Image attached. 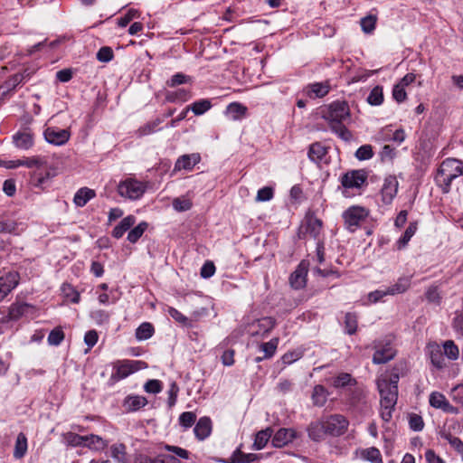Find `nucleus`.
Masks as SVG:
<instances>
[{
    "mask_svg": "<svg viewBox=\"0 0 463 463\" xmlns=\"http://www.w3.org/2000/svg\"><path fill=\"white\" fill-rule=\"evenodd\" d=\"M430 404L433 408L439 409L447 413L458 414V410L451 405L444 394L439 392H433L430 395Z\"/></svg>",
    "mask_w": 463,
    "mask_h": 463,
    "instance_id": "13",
    "label": "nucleus"
},
{
    "mask_svg": "<svg viewBox=\"0 0 463 463\" xmlns=\"http://www.w3.org/2000/svg\"><path fill=\"white\" fill-rule=\"evenodd\" d=\"M443 353L449 360H457L459 357V349L452 340H447L443 344Z\"/></svg>",
    "mask_w": 463,
    "mask_h": 463,
    "instance_id": "52",
    "label": "nucleus"
},
{
    "mask_svg": "<svg viewBox=\"0 0 463 463\" xmlns=\"http://www.w3.org/2000/svg\"><path fill=\"white\" fill-rule=\"evenodd\" d=\"M373 156V146L371 145L361 146L355 152V157L358 160H367Z\"/></svg>",
    "mask_w": 463,
    "mask_h": 463,
    "instance_id": "60",
    "label": "nucleus"
},
{
    "mask_svg": "<svg viewBox=\"0 0 463 463\" xmlns=\"http://www.w3.org/2000/svg\"><path fill=\"white\" fill-rule=\"evenodd\" d=\"M417 231V223L416 222H411L407 229L405 230L403 235L397 241V248L398 250L403 249L411 237L415 234Z\"/></svg>",
    "mask_w": 463,
    "mask_h": 463,
    "instance_id": "45",
    "label": "nucleus"
},
{
    "mask_svg": "<svg viewBox=\"0 0 463 463\" xmlns=\"http://www.w3.org/2000/svg\"><path fill=\"white\" fill-rule=\"evenodd\" d=\"M178 421L184 430H187L195 423L196 414L193 411H184L180 414Z\"/></svg>",
    "mask_w": 463,
    "mask_h": 463,
    "instance_id": "56",
    "label": "nucleus"
},
{
    "mask_svg": "<svg viewBox=\"0 0 463 463\" xmlns=\"http://www.w3.org/2000/svg\"><path fill=\"white\" fill-rule=\"evenodd\" d=\"M126 449L127 448L123 443H116L110 447L111 457L117 461V463H128Z\"/></svg>",
    "mask_w": 463,
    "mask_h": 463,
    "instance_id": "36",
    "label": "nucleus"
},
{
    "mask_svg": "<svg viewBox=\"0 0 463 463\" xmlns=\"http://www.w3.org/2000/svg\"><path fill=\"white\" fill-rule=\"evenodd\" d=\"M13 141L16 147L27 150L33 146V134L30 130L17 132Z\"/></svg>",
    "mask_w": 463,
    "mask_h": 463,
    "instance_id": "19",
    "label": "nucleus"
},
{
    "mask_svg": "<svg viewBox=\"0 0 463 463\" xmlns=\"http://www.w3.org/2000/svg\"><path fill=\"white\" fill-rule=\"evenodd\" d=\"M54 174L47 167V165L34 170L30 176V184L33 187L38 188L41 191L45 190L52 184V179Z\"/></svg>",
    "mask_w": 463,
    "mask_h": 463,
    "instance_id": "8",
    "label": "nucleus"
},
{
    "mask_svg": "<svg viewBox=\"0 0 463 463\" xmlns=\"http://www.w3.org/2000/svg\"><path fill=\"white\" fill-rule=\"evenodd\" d=\"M279 338L275 337L269 340V342L262 343L260 345V349L264 353L262 358H271L278 348Z\"/></svg>",
    "mask_w": 463,
    "mask_h": 463,
    "instance_id": "49",
    "label": "nucleus"
},
{
    "mask_svg": "<svg viewBox=\"0 0 463 463\" xmlns=\"http://www.w3.org/2000/svg\"><path fill=\"white\" fill-rule=\"evenodd\" d=\"M323 222L320 219L309 217L307 220L306 232L316 240H320L319 235L322 232Z\"/></svg>",
    "mask_w": 463,
    "mask_h": 463,
    "instance_id": "32",
    "label": "nucleus"
},
{
    "mask_svg": "<svg viewBox=\"0 0 463 463\" xmlns=\"http://www.w3.org/2000/svg\"><path fill=\"white\" fill-rule=\"evenodd\" d=\"M326 434L331 436H340L344 434L349 425L346 418L340 414L330 415L324 419Z\"/></svg>",
    "mask_w": 463,
    "mask_h": 463,
    "instance_id": "7",
    "label": "nucleus"
},
{
    "mask_svg": "<svg viewBox=\"0 0 463 463\" xmlns=\"http://www.w3.org/2000/svg\"><path fill=\"white\" fill-rule=\"evenodd\" d=\"M398 191V181L395 176L390 175L384 179L382 187L383 201L389 203L395 197Z\"/></svg>",
    "mask_w": 463,
    "mask_h": 463,
    "instance_id": "17",
    "label": "nucleus"
},
{
    "mask_svg": "<svg viewBox=\"0 0 463 463\" xmlns=\"http://www.w3.org/2000/svg\"><path fill=\"white\" fill-rule=\"evenodd\" d=\"M154 333L155 328L153 325L149 322H144L136 329L135 335L138 341H143L152 337Z\"/></svg>",
    "mask_w": 463,
    "mask_h": 463,
    "instance_id": "39",
    "label": "nucleus"
},
{
    "mask_svg": "<svg viewBox=\"0 0 463 463\" xmlns=\"http://www.w3.org/2000/svg\"><path fill=\"white\" fill-rule=\"evenodd\" d=\"M329 89L326 82H316L307 87V94L311 99L323 98L329 92Z\"/></svg>",
    "mask_w": 463,
    "mask_h": 463,
    "instance_id": "24",
    "label": "nucleus"
},
{
    "mask_svg": "<svg viewBox=\"0 0 463 463\" xmlns=\"http://www.w3.org/2000/svg\"><path fill=\"white\" fill-rule=\"evenodd\" d=\"M369 214L370 211L365 207L359 205L348 207L342 214L345 229L350 232H354L366 222Z\"/></svg>",
    "mask_w": 463,
    "mask_h": 463,
    "instance_id": "4",
    "label": "nucleus"
},
{
    "mask_svg": "<svg viewBox=\"0 0 463 463\" xmlns=\"http://www.w3.org/2000/svg\"><path fill=\"white\" fill-rule=\"evenodd\" d=\"M296 437L295 430L281 428L274 434L271 442L274 447L282 448L293 441Z\"/></svg>",
    "mask_w": 463,
    "mask_h": 463,
    "instance_id": "15",
    "label": "nucleus"
},
{
    "mask_svg": "<svg viewBox=\"0 0 463 463\" xmlns=\"http://www.w3.org/2000/svg\"><path fill=\"white\" fill-rule=\"evenodd\" d=\"M409 426L414 431H420L424 428V421L420 415L411 413L409 415Z\"/></svg>",
    "mask_w": 463,
    "mask_h": 463,
    "instance_id": "59",
    "label": "nucleus"
},
{
    "mask_svg": "<svg viewBox=\"0 0 463 463\" xmlns=\"http://www.w3.org/2000/svg\"><path fill=\"white\" fill-rule=\"evenodd\" d=\"M194 432L199 440H203L210 436L212 432V420L209 417H202L196 422Z\"/></svg>",
    "mask_w": 463,
    "mask_h": 463,
    "instance_id": "20",
    "label": "nucleus"
},
{
    "mask_svg": "<svg viewBox=\"0 0 463 463\" xmlns=\"http://www.w3.org/2000/svg\"><path fill=\"white\" fill-rule=\"evenodd\" d=\"M192 97L190 90L178 89L166 94V100L169 102H185Z\"/></svg>",
    "mask_w": 463,
    "mask_h": 463,
    "instance_id": "41",
    "label": "nucleus"
},
{
    "mask_svg": "<svg viewBox=\"0 0 463 463\" xmlns=\"http://www.w3.org/2000/svg\"><path fill=\"white\" fill-rule=\"evenodd\" d=\"M61 292L64 298L71 303L78 304L80 300V296L78 290L75 289L71 284L64 283L61 286Z\"/></svg>",
    "mask_w": 463,
    "mask_h": 463,
    "instance_id": "47",
    "label": "nucleus"
},
{
    "mask_svg": "<svg viewBox=\"0 0 463 463\" xmlns=\"http://www.w3.org/2000/svg\"><path fill=\"white\" fill-rule=\"evenodd\" d=\"M200 161L198 154L181 156L175 164V171L192 170L194 166Z\"/></svg>",
    "mask_w": 463,
    "mask_h": 463,
    "instance_id": "22",
    "label": "nucleus"
},
{
    "mask_svg": "<svg viewBox=\"0 0 463 463\" xmlns=\"http://www.w3.org/2000/svg\"><path fill=\"white\" fill-rule=\"evenodd\" d=\"M33 307L27 303L15 302L13 303L8 308V314L4 319L5 322L17 321L20 318L26 317L33 310Z\"/></svg>",
    "mask_w": 463,
    "mask_h": 463,
    "instance_id": "14",
    "label": "nucleus"
},
{
    "mask_svg": "<svg viewBox=\"0 0 463 463\" xmlns=\"http://www.w3.org/2000/svg\"><path fill=\"white\" fill-rule=\"evenodd\" d=\"M368 178L367 172L364 169L352 170L341 177V184L345 188H361Z\"/></svg>",
    "mask_w": 463,
    "mask_h": 463,
    "instance_id": "10",
    "label": "nucleus"
},
{
    "mask_svg": "<svg viewBox=\"0 0 463 463\" xmlns=\"http://www.w3.org/2000/svg\"><path fill=\"white\" fill-rule=\"evenodd\" d=\"M140 12L137 9H128L126 14L118 19V25L119 27H126L133 19L138 18Z\"/></svg>",
    "mask_w": 463,
    "mask_h": 463,
    "instance_id": "57",
    "label": "nucleus"
},
{
    "mask_svg": "<svg viewBox=\"0 0 463 463\" xmlns=\"http://www.w3.org/2000/svg\"><path fill=\"white\" fill-rule=\"evenodd\" d=\"M136 463H182L175 456L160 455L154 459L147 457L139 456L136 458Z\"/></svg>",
    "mask_w": 463,
    "mask_h": 463,
    "instance_id": "34",
    "label": "nucleus"
},
{
    "mask_svg": "<svg viewBox=\"0 0 463 463\" xmlns=\"http://www.w3.org/2000/svg\"><path fill=\"white\" fill-rule=\"evenodd\" d=\"M188 107L190 108V110L194 112V115L201 116L212 108V103L210 99H202L197 101H194Z\"/></svg>",
    "mask_w": 463,
    "mask_h": 463,
    "instance_id": "43",
    "label": "nucleus"
},
{
    "mask_svg": "<svg viewBox=\"0 0 463 463\" xmlns=\"http://www.w3.org/2000/svg\"><path fill=\"white\" fill-rule=\"evenodd\" d=\"M136 222L133 215H128L121 220V222L113 229L112 236L116 239L121 238L124 233L128 231Z\"/></svg>",
    "mask_w": 463,
    "mask_h": 463,
    "instance_id": "27",
    "label": "nucleus"
},
{
    "mask_svg": "<svg viewBox=\"0 0 463 463\" xmlns=\"http://www.w3.org/2000/svg\"><path fill=\"white\" fill-rule=\"evenodd\" d=\"M114 58L113 51L109 46L101 47L97 52V59L101 62H109Z\"/></svg>",
    "mask_w": 463,
    "mask_h": 463,
    "instance_id": "63",
    "label": "nucleus"
},
{
    "mask_svg": "<svg viewBox=\"0 0 463 463\" xmlns=\"http://www.w3.org/2000/svg\"><path fill=\"white\" fill-rule=\"evenodd\" d=\"M358 318L355 313L348 312L345 317V330L348 335H354L357 331Z\"/></svg>",
    "mask_w": 463,
    "mask_h": 463,
    "instance_id": "46",
    "label": "nucleus"
},
{
    "mask_svg": "<svg viewBox=\"0 0 463 463\" xmlns=\"http://www.w3.org/2000/svg\"><path fill=\"white\" fill-rule=\"evenodd\" d=\"M226 114L232 120H239L246 117L247 108L239 102H232L228 105Z\"/></svg>",
    "mask_w": 463,
    "mask_h": 463,
    "instance_id": "30",
    "label": "nucleus"
},
{
    "mask_svg": "<svg viewBox=\"0 0 463 463\" xmlns=\"http://www.w3.org/2000/svg\"><path fill=\"white\" fill-rule=\"evenodd\" d=\"M148 224L146 222H141L138 223L136 227H134L132 230L129 231L128 234V240L131 243H136L140 237L143 235V233L147 229Z\"/></svg>",
    "mask_w": 463,
    "mask_h": 463,
    "instance_id": "51",
    "label": "nucleus"
},
{
    "mask_svg": "<svg viewBox=\"0 0 463 463\" xmlns=\"http://www.w3.org/2000/svg\"><path fill=\"white\" fill-rule=\"evenodd\" d=\"M96 196V192L88 187H82L77 191L73 202L79 207H83L87 203Z\"/></svg>",
    "mask_w": 463,
    "mask_h": 463,
    "instance_id": "25",
    "label": "nucleus"
},
{
    "mask_svg": "<svg viewBox=\"0 0 463 463\" xmlns=\"http://www.w3.org/2000/svg\"><path fill=\"white\" fill-rule=\"evenodd\" d=\"M327 397L328 392L325 386L317 384L314 387L311 399L315 406H324L327 401Z\"/></svg>",
    "mask_w": 463,
    "mask_h": 463,
    "instance_id": "31",
    "label": "nucleus"
},
{
    "mask_svg": "<svg viewBox=\"0 0 463 463\" xmlns=\"http://www.w3.org/2000/svg\"><path fill=\"white\" fill-rule=\"evenodd\" d=\"M27 451V438L24 433L20 432L17 435L14 449V457L15 458H22Z\"/></svg>",
    "mask_w": 463,
    "mask_h": 463,
    "instance_id": "38",
    "label": "nucleus"
},
{
    "mask_svg": "<svg viewBox=\"0 0 463 463\" xmlns=\"http://www.w3.org/2000/svg\"><path fill=\"white\" fill-rule=\"evenodd\" d=\"M360 457L364 460L371 463H383L380 450L375 447L364 449L360 452Z\"/></svg>",
    "mask_w": 463,
    "mask_h": 463,
    "instance_id": "35",
    "label": "nucleus"
},
{
    "mask_svg": "<svg viewBox=\"0 0 463 463\" xmlns=\"http://www.w3.org/2000/svg\"><path fill=\"white\" fill-rule=\"evenodd\" d=\"M146 184L134 177H128L120 181L117 191L121 197L129 200H137L145 194Z\"/></svg>",
    "mask_w": 463,
    "mask_h": 463,
    "instance_id": "6",
    "label": "nucleus"
},
{
    "mask_svg": "<svg viewBox=\"0 0 463 463\" xmlns=\"http://www.w3.org/2000/svg\"><path fill=\"white\" fill-rule=\"evenodd\" d=\"M355 384V379L348 373H340L332 380V385L336 389L354 386Z\"/></svg>",
    "mask_w": 463,
    "mask_h": 463,
    "instance_id": "33",
    "label": "nucleus"
},
{
    "mask_svg": "<svg viewBox=\"0 0 463 463\" xmlns=\"http://www.w3.org/2000/svg\"><path fill=\"white\" fill-rule=\"evenodd\" d=\"M274 190L269 186L260 188L256 196V202H268L273 198Z\"/></svg>",
    "mask_w": 463,
    "mask_h": 463,
    "instance_id": "62",
    "label": "nucleus"
},
{
    "mask_svg": "<svg viewBox=\"0 0 463 463\" xmlns=\"http://www.w3.org/2000/svg\"><path fill=\"white\" fill-rule=\"evenodd\" d=\"M162 389V382L156 379L148 380L144 385V390L148 393L156 394L159 393Z\"/></svg>",
    "mask_w": 463,
    "mask_h": 463,
    "instance_id": "61",
    "label": "nucleus"
},
{
    "mask_svg": "<svg viewBox=\"0 0 463 463\" xmlns=\"http://www.w3.org/2000/svg\"><path fill=\"white\" fill-rule=\"evenodd\" d=\"M272 433L273 431L270 428H267L266 430L259 431L255 436L253 443L254 449L257 450L262 449L271 438Z\"/></svg>",
    "mask_w": 463,
    "mask_h": 463,
    "instance_id": "37",
    "label": "nucleus"
},
{
    "mask_svg": "<svg viewBox=\"0 0 463 463\" xmlns=\"http://www.w3.org/2000/svg\"><path fill=\"white\" fill-rule=\"evenodd\" d=\"M307 275V264L300 262L296 270L290 275L289 282L292 288L299 289L305 287Z\"/></svg>",
    "mask_w": 463,
    "mask_h": 463,
    "instance_id": "16",
    "label": "nucleus"
},
{
    "mask_svg": "<svg viewBox=\"0 0 463 463\" xmlns=\"http://www.w3.org/2000/svg\"><path fill=\"white\" fill-rule=\"evenodd\" d=\"M45 140L55 146H62L66 144L71 137V132L68 129H61L57 127H48L44 130Z\"/></svg>",
    "mask_w": 463,
    "mask_h": 463,
    "instance_id": "12",
    "label": "nucleus"
},
{
    "mask_svg": "<svg viewBox=\"0 0 463 463\" xmlns=\"http://www.w3.org/2000/svg\"><path fill=\"white\" fill-rule=\"evenodd\" d=\"M191 80L192 79L190 76L185 75L182 72H177L166 80V85L170 88H175L178 85L191 82Z\"/></svg>",
    "mask_w": 463,
    "mask_h": 463,
    "instance_id": "55",
    "label": "nucleus"
},
{
    "mask_svg": "<svg viewBox=\"0 0 463 463\" xmlns=\"http://www.w3.org/2000/svg\"><path fill=\"white\" fill-rule=\"evenodd\" d=\"M350 116V109L347 102L335 101L328 107V110L324 118L328 121L330 128L337 134L342 139L348 140L351 133L343 122Z\"/></svg>",
    "mask_w": 463,
    "mask_h": 463,
    "instance_id": "2",
    "label": "nucleus"
},
{
    "mask_svg": "<svg viewBox=\"0 0 463 463\" xmlns=\"http://www.w3.org/2000/svg\"><path fill=\"white\" fill-rule=\"evenodd\" d=\"M64 333L61 327H55L52 329L47 338L49 345H59L64 339Z\"/></svg>",
    "mask_w": 463,
    "mask_h": 463,
    "instance_id": "58",
    "label": "nucleus"
},
{
    "mask_svg": "<svg viewBox=\"0 0 463 463\" xmlns=\"http://www.w3.org/2000/svg\"><path fill=\"white\" fill-rule=\"evenodd\" d=\"M147 404V400L144 396L128 395L125 398L123 406L128 411H136Z\"/></svg>",
    "mask_w": 463,
    "mask_h": 463,
    "instance_id": "23",
    "label": "nucleus"
},
{
    "mask_svg": "<svg viewBox=\"0 0 463 463\" xmlns=\"http://www.w3.org/2000/svg\"><path fill=\"white\" fill-rule=\"evenodd\" d=\"M24 74L16 73L11 76L4 84L0 86V96L5 97L10 91L14 90L24 80Z\"/></svg>",
    "mask_w": 463,
    "mask_h": 463,
    "instance_id": "29",
    "label": "nucleus"
},
{
    "mask_svg": "<svg viewBox=\"0 0 463 463\" xmlns=\"http://www.w3.org/2000/svg\"><path fill=\"white\" fill-rule=\"evenodd\" d=\"M307 432L311 439L315 441L322 439L326 435L324 420L311 422L307 428Z\"/></svg>",
    "mask_w": 463,
    "mask_h": 463,
    "instance_id": "28",
    "label": "nucleus"
},
{
    "mask_svg": "<svg viewBox=\"0 0 463 463\" xmlns=\"http://www.w3.org/2000/svg\"><path fill=\"white\" fill-rule=\"evenodd\" d=\"M163 122L161 118H156L155 120L149 121L146 123L144 126L140 127L137 130L138 136H147L160 130L159 125Z\"/></svg>",
    "mask_w": 463,
    "mask_h": 463,
    "instance_id": "44",
    "label": "nucleus"
},
{
    "mask_svg": "<svg viewBox=\"0 0 463 463\" xmlns=\"http://www.w3.org/2000/svg\"><path fill=\"white\" fill-rule=\"evenodd\" d=\"M463 175V164L455 158L445 159L438 168L435 182L444 194L450 190L454 179Z\"/></svg>",
    "mask_w": 463,
    "mask_h": 463,
    "instance_id": "3",
    "label": "nucleus"
},
{
    "mask_svg": "<svg viewBox=\"0 0 463 463\" xmlns=\"http://www.w3.org/2000/svg\"><path fill=\"white\" fill-rule=\"evenodd\" d=\"M367 101L373 106L381 105L383 101V88L381 86H375L367 97Z\"/></svg>",
    "mask_w": 463,
    "mask_h": 463,
    "instance_id": "53",
    "label": "nucleus"
},
{
    "mask_svg": "<svg viewBox=\"0 0 463 463\" xmlns=\"http://www.w3.org/2000/svg\"><path fill=\"white\" fill-rule=\"evenodd\" d=\"M146 367V364L143 361L118 360L113 364V373L110 376V381L113 383L118 382Z\"/></svg>",
    "mask_w": 463,
    "mask_h": 463,
    "instance_id": "5",
    "label": "nucleus"
},
{
    "mask_svg": "<svg viewBox=\"0 0 463 463\" xmlns=\"http://www.w3.org/2000/svg\"><path fill=\"white\" fill-rule=\"evenodd\" d=\"M411 286L410 277L400 278L395 284L388 288L390 295H396L405 292Z\"/></svg>",
    "mask_w": 463,
    "mask_h": 463,
    "instance_id": "40",
    "label": "nucleus"
},
{
    "mask_svg": "<svg viewBox=\"0 0 463 463\" xmlns=\"http://www.w3.org/2000/svg\"><path fill=\"white\" fill-rule=\"evenodd\" d=\"M399 375L392 373L388 379L381 378L377 381V387L380 392L381 410L380 416L385 422L392 418V411L398 400Z\"/></svg>",
    "mask_w": 463,
    "mask_h": 463,
    "instance_id": "1",
    "label": "nucleus"
},
{
    "mask_svg": "<svg viewBox=\"0 0 463 463\" xmlns=\"http://www.w3.org/2000/svg\"><path fill=\"white\" fill-rule=\"evenodd\" d=\"M19 279L16 271H9L0 277V302L17 287Z\"/></svg>",
    "mask_w": 463,
    "mask_h": 463,
    "instance_id": "11",
    "label": "nucleus"
},
{
    "mask_svg": "<svg viewBox=\"0 0 463 463\" xmlns=\"http://www.w3.org/2000/svg\"><path fill=\"white\" fill-rule=\"evenodd\" d=\"M276 322L274 318L269 317H262L251 325L252 331L250 334L253 336L257 335H264L272 330Z\"/></svg>",
    "mask_w": 463,
    "mask_h": 463,
    "instance_id": "18",
    "label": "nucleus"
},
{
    "mask_svg": "<svg viewBox=\"0 0 463 463\" xmlns=\"http://www.w3.org/2000/svg\"><path fill=\"white\" fill-rule=\"evenodd\" d=\"M64 439L69 446L80 447L86 443V436H80L74 432H67L64 434Z\"/></svg>",
    "mask_w": 463,
    "mask_h": 463,
    "instance_id": "54",
    "label": "nucleus"
},
{
    "mask_svg": "<svg viewBox=\"0 0 463 463\" xmlns=\"http://www.w3.org/2000/svg\"><path fill=\"white\" fill-rule=\"evenodd\" d=\"M84 446L91 449L101 450L108 446V443L101 437L90 434L86 436V443H84Z\"/></svg>",
    "mask_w": 463,
    "mask_h": 463,
    "instance_id": "42",
    "label": "nucleus"
},
{
    "mask_svg": "<svg viewBox=\"0 0 463 463\" xmlns=\"http://www.w3.org/2000/svg\"><path fill=\"white\" fill-rule=\"evenodd\" d=\"M374 348L373 363L375 364H386L395 356V350L390 342L375 341Z\"/></svg>",
    "mask_w": 463,
    "mask_h": 463,
    "instance_id": "9",
    "label": "nucleus"
},
{
    "mask_svg": "<svg viewBox=\"0 0 463 463\" xmlns=\"http://www.w3.org/2000/svg\"><path fill=\"white\" fill-rule=\"evenodd\" d=\"M327 154V149L322 144L316 142L310 145L308 149V158L316 163L319 164Z\"/></svg>",
    "mask_w": 463,
    "mask_h": 463,
    "instance_id": "26",
    "label": "nucleus"
},
{
    "mask_svg": "<svg viewBox=\"0 0 463 463\" xmlns=\"http://www.w3.org/2000/svg\"><path fill=\"white\" fill-rule=\"evenodd\" d=\"M427 350L430 354L431 364L439 369L443 368L446 364L444 353L442 352L440 346L436 343L429 344Z\"/></svg>",
    "mask_w": 463,
    "mask_h": 463,
    "instance_id": "21",
    "label": "nucleus"
},
{
    "mask_svg": "<svg viewBox=\"0 0 463 463\" xmlns=\"http://www.w3.org/2000/svg\"><path fill=\"white\" fill-rule=\"evenodd\" d=\"M377 16L374 14H368L360 21L361 28L364 33H372L375 30Z\"/></svg>",
    "mask_w": 463,
    "mask_h": 463,
    "instance_id": "50",
    "label": "nucleus"
},
{
    "mask_svg": "<svg viewBox=\"0 0 463 463\" xmlns=\"http://www.w3.org/2000/svg\"><path fill=\"white\" fill-rule=\"evenodd\" d=\"M450 396L456 403L463 406V384L455 386L451 390Z\"/></svg>",
    "mask_w": 463,
    "mask_h": 463,
    "instance_id": "64",
    "label": "nucleus"
},
{
    "mask_svg": "<svg viewBox=\"0 0 463 463\" xmlns=\"http://www.w3.org/2000/svg\"><path fill=\"white\" fill-rule=\"evenodd\" d=\"M21 160L22 163H20V165H23V166H26L27 168L35 167L36 169H39L47 165L45 158L40 156L24 157Z\"/></svg>",
    "mask_w": 463,
    "mask_h": 463,
    "instance_id": "48",
    "label": "nucleus"
}]
</instances>
